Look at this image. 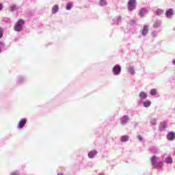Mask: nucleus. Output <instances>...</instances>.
Instances as JSON below:
<instances>
[{"label": "nucleus", "instance_id": "obj_5", "mask_svg": "<svg viewBox=\"0 0 175 175\" xmlns=\"http://www.w3.org/2000/svg\"><path fill=\"white\" fill-rule=\"evenodd\" d=\"M167 125L166 122H161L159 126V131H163V129H166Z\"/></svg>", "mask_w": 175, "mask_h": 175}, {"label": "nucleus", "instance_id": "obj_25", "mask_svg": "<svg viewBox=\"0 0 175 175\" xmlns=\"http://www.w3.org/2000/svg\"><path fill=\"white\" fill-rule=\"evenodd\" d=\"M157 14H162V13H163V10H161V9H157L156 11Z\"/></svg>", "mask_w": 175, "mask_h": 175}, {"label": "nucleus", "instance_id": "obj_21", "mask_svg": "<svg viewBox=\"0 0 175 175\" xmlns=\"http://www.w3.org/2000/svg\"><path fill=\"white\" fill-rule=\"evenodd\" d=\"M106 0H100V6H105L106 5Z\"/></svg>", "mask_w": 175, "mask_h": 175}, {"label": "nucleus", "instance_id": "obj_19", "mask_svg": "<svg viewBox=\"0 0 175 175\" xmlns=\"http://www.w3.org/2000/svg\"><path fill=\"white\" fill-rule=\"evenodd\" d=\"M128 71L131 75H135V70L133 69V67L129 68Z\"/></svg>", "mask_w": 175, "mask_h": 175}, {"label": "nucleus", "instance_id": "obj_29", "mask_svg": "<svg viewBox=\"0 0 175 175\" xmlns=\"http://www.w3.org/2000/svg\"><path fill=\"white\" fill-rule=\"evenodd\" d=\"M11 175H18V174H17V172H12L11 173Z\"/></svg>", "mask_w": 175, "mask_h": 175}, {"label": "nucleus", "instance_id": "obj_32", "mask_svg": "<svg viewBox=\"0 0 175 175\" xmlns=\"http://www.w3.org/2000/svg\"><path fill=\"white\" fill-rule=\"evenodd\" d=\"M0 44H2V42H0Z\"/></svg>", "mask_w": 175, "mask_h": 175}, {"label": "nucleus", "instance_id": "obj_12", "mask_svg": "<svg viewBox=\"0 0 175 175\" xmlns=\"http://www.w3.org/2000/svg\"><path fill=\"white\" fill-rule=\"evenodd\" d=\"M148 33V26H144L142 30V35L145 36Z\"/></svg>", "mask_w": 175, "mask_h": 175}, {"label": "nucleus", "instance_id": "obj_3", "mask_svg": "<svg viewBox=\"0 0 175 175\" xmlns=\"http://www.w3.org/2000/svg\"><path fill=\"white\" fill-rule=\"evenodd\" d=\"M113 74L116 75H119L120 73H121V66L116 64L113 68Z\"/></svg>", "mask_w": 175, "mask_h": 175}, {"label": "nucleus", "instance_id": "obj_31", "mask_svg": "<svg viewBox=\"0 0 175 175\" xmlns=\"http://www.w3.org/2000/svg\"><path fill=\"white\" fill-rule=\"evenodd\" d=\"M57 175H64V174L63 173H59V174H57Z\"/></svg>", "mask_w": 175, "mask_h": 175}, {"label": "nucleus", "instance_id": "obj_22", "mask_svg": "<svg viewBox=\"0 0 175 175\" xmlns=\"http://www.w3.org/2000/svg\"><path fill=\"white\" fill-rule=\"evenodd\" d=\"M150 95H157V90L155 89H152L150 90Z\"/></svg>", "mask_w": 175, "mask_h": 175}, {"label": "nucleus", "instance_id": "obj_14", "mask_svg": "<svg viewBox=\"0 0 175 175\" xmlns=\"http://www.w3.org/2000/svg\"><path fill=\"white\" fill-rule=\"evenodd\" d=\"M144 107H150L151 106V101L146 100L144 102Z\"/></svg>", "mask_w": 175, "mask_h": 175}, {"label": "nucleus", "instance_id": "obj_20", "mask_svg": "<svg viewBox=\"0 0 175 175\" xmlns=\"http://www.w3.org/2000/svg\"><path fill=\"white\" fill-rule=\"evenodd\" d=\"M72 7L73 5H72V3H68L66 8L67 10H70V9H72Z\"/></svg>", "mask_w": 175, "mask_h": 175}, {"label": "nucleus", "instance_id": "obj_17", "mask_svg": "<svg viewBox=\"0 0 175 175\" xmlns=\"http://www.w3.org/2000/svg\"><path fill=\"white\" fill-rule=\"evenodd\" d=\"M163 166V164L162 163V162H159L156 163V165L154 166V167H157V169H161L162 168V167Z\"/></svg>", "mask_w": 175, "mask_h": 175}, {"label": "nucleus", "instance_id": "obj_2", "mask_svg": "<svg viewBox=\"0 0 175 175\" xmlns=\"http://www.w3.org/2000/svg\"><path fill=\"white\" fill-rule=\"evenodd\" d=\"M135 2H136V0H129L128 3V8L129 10H133L135 9L136 5H135Z\"/></svg>", "mask_w": 175, "mask_h": 175}, {"label": "nucleus", "instance_id": "obj_13", "mask_svg": "<svg viewBox=\"0 0 175 175\" xmlns=\"http://www.w3.org/2000/svg\"><path fill=\"white\" fill-rule=\"evenodd\" d=\"M96 155V151L92 150L88 153V157L89 158H94Z\"/></svg>", "mask_w": 175, "mask_h": 175}, {"label": "nucleus", "instance_id": "obj_4", "mask_svg": "<svg viewBox=\"0 0 175 175\" xmlns=\"http://www.w3.org/2000/svg\"><path fill=\"white\" fill-rule=\"evenodd\" d=\"M27 124V119H21L18 124V128L19 129H21L25 126V124Z\"/></svg>", "mask_w": 175, "mask_h": 175}, {"label": "nucleus", "instance_id": "obj_23", "mask_svg": "<svg viewBox=\"0 0 175 175\" xmlns=\"http://www.w3.org/2000/svg\"><path fill=\"white\" fill-rule=\"evenodd\" d=\"M150 124H152V125H155L157 124V119L153 118L150 120Z\"/></svg>", "mask_w": 175, "mask_h": 175}, {"label": "nucleus", "instance_id": "obj_18", "mask_svg": "<svg viewBox=\"0 0 175 175\" xmlns=\"http://www.w3.org/2000/svg\"><path fill=\"white\" fill-rule=\"evenodd\" d=\"M129 137L128 135H123L121 137V142H128Z\"/></svg>", "mask_w": 175, "mask_h": 175}, {"label": "nucleus", "instance_id": "obj_30", "mask_svg": "<svg viewBox=\"0 0 175 175\" xmlns=\"http://www.w3.org/2000/svg\"><path fill=\"white\" fill-rule=\"evenodd\" d=\"M3 5L2 4H0V10H2Z\"/></svg>", "mask_w": 175, "mask_h": 175}, {"label": "nucleus", "instance_id": "obj_15", "mask_svg": "<svg viewBox=\"0 0 175 175\" xmlns=\"http://www.w3.org/2000/svg\"><path fill=\"white\" fill-rule=\"evenodd\" d=\"M166 163H173V159L171 157H167L165 158Z\"/></svg>", "mask_w": 175, "mask_h": 175}, {"label": "nucleus", "instance_id": "obj_24", "mask_svg": "<svg viewBox=\"0 0 175 175\" xmlns=\"http://www.w3.org/2000/svg\"><path fill=\"white\" fill-rule=\"evenodd\" d=\"M10 12H13V10H16V5H12L10 7Z\"/></svg>", "mask_w": 175, "mask_h": 175}, {"label": "nucleus", "instance_id": "obj_8", "mask_svg": "<svg viewBox=\"0 0 175 175\" xmlns=\"http://www.w3.org/2000/svg\"><path fill=\"white\" fill-rule=\"evenodd\" d=\"M59 10V6L58 5L55 4L52 7V12L53 14H55Z\"/></svg>", "mask_w": 175, "mask_h": 175}, {"label": "nucleus", "instance_id": "obj_16", "mask_svg": "<svg viewBox=\"0 0 175 175\" xmlns=\"http://www.w3.org/2000/svg\"><path fill=\"white\" fill-rule=\"evenodd\" d=\"M123 120H122V124L125 125V123L128 122V120H129V118H128L127 116H124V118H123Z\"/></svg>", "mask_w": 175, "mask_h": 175}, {"label": "nucleus", "instance_id": "obj_9", "mask_svg": "<svg viewBox=\"0 0 175 175\" xmlns=\"http://www.w3.org/2000/svg\"><path fill=\"white\" fill-rule=\"evenodd\" d=\"M139 96L141 98V99H147V94L144 92H141Z\"/></svg>", "mask_w": 175, "mask_h": 175}, {"label": "nucleus", "instance_id": "obj_1", "mask_svg": "<svg viewBox=\"0 0 175 175\" xmlns=\"http://www.w3.org/2000/svg\"><path fill=\"white\" fill-rule=\"evenodd\" d=\"M24 20L20 19L18 21L16 24L14 26V30L16 31L17 32H20L21 29H23V25H24Z\"/></svg>", "mask_w": 175, "mask_h": 175}, {"label": "nucleus", "instance_id": "obj_27", "mask_svg": "<svg viewBox=\"0 0 175 175\" xmlns=\"http://www.w3.org/2000/svg\"><path fill=\"white\" fill-rule=\"evenodd\" d=\"M137 139L139 142H142V140H143V137H142V135H138Z\"/></svg>", "mask_w": 175, "mask_h": 175}, {"label": "nucleus", "instance_id": "obj_28", "mask_svg": "<svg viewBox=\"0 0 175 175\" xmlns=\"http://www.w3.org/2000/svg\"><path fill=\"white\" fill-rule=\"evenodd\" d=\"M161 25V22H156V25H154V27H159Z\"/></svg>", "mask_w": 175, "mask_h": 175}, {"label": "nucleus", "instance_id": "obj_6", "mask_svg": "<svg viewBox=\"0 0 175 175\" xmlns=\"http://www.w3.org/2000/svg\"><path fill=\"white\" fill-rule=\"evenodd\" d=\"M167 140H170V141L174 140L175 133L173 132L169 133L167 135Z\"/></svg>", "mask_w": 175, "mask_h": 175}, {"label": "nucleus", "instance_id": "obj_26", "mask_svg": "<svg viewBox=\"0 0 175 175\" xmlns=\"http://www.w3.org/2000/svg\"><path fill=\"white\" fill-rule=\"evenodd\" d=\"M3 36V29L0 27V39Z\"/></svg>", "mask_w": 175, "mask_h": 175}, {"label": "nucleus", "instance_id": "obj_33", "mask_svg": "<svg viewBox=\"0 0 175 175\" xmlns=\"http://www.w3.org/2000/svg\"><path fill=\"white\" fill-rule=\"evenodd\" d=\"M1 51H2V50H1V48H0V53H1Z\"/></svg>", "mask_w": 175, "mask_h": 175}, {"label": "nucleus", "instance_id": "obj_7", "mask_svg": "<svg viewBox=\"0 0 175 175\" xmlns=\"http://www.w3.org/2000/svg\"><path fill=\"white\" fill-rule=\"evenodd\" d=\"M173 14H174L173 13L172 9H170V10H167L165 12V15L167 16V17L168 18H172V16H173Z\"/></svg>", "mask_w": 175, "mask_h": 175}, {"label": "nucleus", "instance_id": "obj_11", "mask_svg": "<svg viewBox=\"0 0 175 175\" xmlns=\"http://www.w3.org/2000/svg\"><path fill=\"white\" fill-rule=\"evenodd\" d=\"M151 161H152V165L153 166V167L157 165V157L155 156H152L151 158Z\"/></svg>", "mask_w": 175, "mask_h": 175}, {"label": "nucleus", "instance_id": "obj_10", "mask_svg": "<svg viewBox=\"0 0 175 175\" xmlns=\"http://www.w3.org/2000/svg\"><path fill=\"white\" fill-rule=\"evenodd\" d=\"M146 13H147V10H146V8H142L140 11H139V16L140 17H144V14H146Z\"/></svg>", "mask_w": 175, "mask_h": 175}]
</instances>
